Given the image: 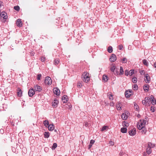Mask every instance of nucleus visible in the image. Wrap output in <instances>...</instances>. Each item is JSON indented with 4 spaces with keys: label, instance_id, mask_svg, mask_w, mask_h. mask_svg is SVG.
Wrapping results in <instances>:
<instances>
[{
    "label": "nucleus",
    "instance_id": "21",
    "mask_svg": "<svg viewBox=\"0 0 156 156\" xmlns=\"http://www.w3.org/2000/svg\"><path fill=\"white\" fill-rule=\"evenodd\" d=\"M155 147V145L154 144H153L151 142H148V146L147 147H149V148H154Z\"/></svg>",
    "mask_w": 156,
    "mask_h": 156
},
{
    "label": "nucleus",
    "instance_id": "41",
    "mask_svg": "<svg viewBox=\"0 0 156 156\" xmlns=\"http://www.w3.org/2000/svg\"><path fill=\"white\" fill-rule=\"evenodd\" d=\"M115 69V66H113L110 68V70L112 72H114Z\"/></svg>",
    "mask_w": 156,
    "mask_h": 156
},
{
    "label": "nucleus",
    "instance_id": "50",
    "mask_svg": "<svg viewBox=\"0 0 156 156\" xmlns=\"http://www.w3.org/2000/svg\"><path fill=\"white\" fill-rule=\"evenodd\" d=\"M118 47H119V48L120 50H122V49L123 48V46L122 45V44L119 45Z\"/></svg>",
    "mask_w": 156,
    "mask_h": 156
},
{
    "label": "nucleus",
    "instance_id": "12",
    "mask_svg": "<svg viewBox=\"0 0 156 156\" xmlns=\"http://www.w3.org/2000/svg\"><path fill=\"white\" fill-rule=\"evenodd\" d=\"M16 24L17 26L19 27H21L22 26V23L20 19H18L17 20Z\"/></svg>",
    "mask_w": 156,
    "mask_h": 156
},
{
    "label": "nucleus",
    "instance_id": "15",
    "mask_svg": "<svg viewBox=\"0 0 156 156\" xmlns=\"http://www.w3.org/2000/svg\"><path fill=\"white\" fill-rule=\"evenodd\" d=\"M149 85L148 84L144 85L143 87L144 90L146 92H148L149 90Z\"/></svg>",
    "mask_w": 156,
    "mask_h": 156
},
{
    "label": "nucleus",
    "instance_id": "58",
    "mask_svg": "<svg viewBox=\"0 0 156 156\" xmlns=\"http://www.w3.org/2000/svg\"><path fill=\"white\" fill-rule=\"evenodd\" d=\"M88 123L87 122H86L85 123V126L86 127H87L88 126Z\"/></svg>",
    "mask_w": 156,
    "mask_h": 156
},
{
    "label": "nucleus",
    "instance_id": "11",
    "mask_svg": "<svg viewBox=\"0 0 156 156\" xmlns=\"http://www.w3.org/2000/svg\"><path fill=\"white\" fill-rule=\"evenodd\" d=\"M136 129H133L132 130L129 131V133L130 136H134L136 133Z\"/></svg>",
    "mask_w": 156,
    "mask_h": 156
},
{
    "label": "nucleus",
    "instance_id": "33",
    "mask_svg": "<svg viewBox=\"0 0 156 156\" xmlns=\"http://www.w3.org/2000/svg\"><path fill=\"white\" fill-rule=\"evenodd\" d=\"M57 145L56 143H54L53 144V146H52L51 148L52 150H55V148L57 147Z\"/></svg>",
    "mask_w": 156,
    "mask_h": 156
},
{
    "label": "nucleus",
    "instance_id": "43",
    "mask_svg": "<svg viewBox=\"0 0 156 156\" xmlns=\"http://www.w3.org/2000/svg\"><path fill=\"white\" fill-rule=\"evenodd\" d=\"M41 74H39L37 75V80H40L41 77Z\"/></svg>",
    "mask_w": 156,
    "mask_h": 156
},
{
    "label": "nucleus",
    "instance_id": "60",
    "mask_svg": "<svg viewBox=\"0 0 156 156\" xmlns=\"http://www.w3.org/2000/svg\"><path fill=\"white\" fill-rule=\"evenodd\" d=\"M122 156H128V155L126 154H123Z\"/></svg>",
    "mask_w": 156,
    "mask_h": 156
},
{
    "label": "nucleus",
    "instance_id": "54",
    "mask_svg": "<svg viewBox=\"0 0 156 156\" xmlns=\"http://www.w3.org/2000/svg\"><path fill=\"white\" fill-rule=\"evenodd\" d=\"M130 75H133L134 73V70H131L130 71Z\"/></svg>",
    "mask_w": 156,
    "mask_h": 156
},
{
    "label": "nucleus",
    "instance_id": "53",
    "mask_svg": "<svg viewBox=\"0 0 156 156\" xmlns=\"http://www.w3.org/2000/svg\"><path fill=\"white\" fill-rule=\"evenodd\" d=\"M94 142L95 141L94 140H92L90 141V144H91L92 145L93 144H94Z\"/></svg>",
    "mask_w": 156,
    "mask_h": 156
},
{
    "label": "nucleus",
    "instance_id": "16",
    "mask_svg": "<svg viewBox=\"0 0 156 156\" xmlns=\"http://www.w3.org/2000/svg\"><path fill=\"white\" fill-rule=\"evenodd\" d=\"M62 100L63 103H66L67 101V97L66 96L64 95L62 98Z\"/></svg>",
    "mask_w": 156,
    "mask_h": 156
},
{
    "label": "nucleus",
    "instance_id": "27",
    "mask_svg": "<svg viewBox=\"0 0 156 156\" xmlns=\"http://www.w3.org/2000/svg\"><path fill=\"white\" fill-rule=\"evenodd\" d=\"M151 99V103L152 104H156V103H154V97L153 95H151L150 98H149Z\"/></svg>",
    "mask_w": 156,
    "mask_h": 156
},
{
    "label": "nucleus",
    "instance_id": "36",
    "mask_svg": "<svg viewBox=\"0 0 156 156\" xmlns=\"http://www.w3.org/2000/svg\"><path fill=\"white\" fill-rule=\"evenodd\" d=\"M108 128V127L107 126H104L102 127V129H101V131H105Z\"/></svg>",
    "mask_w": 156,
    "mask_h": 156
},
{
    "label": "nucleus",
    "instance_id": "17",
    "mask_svg": "<svg viewBox=\"0 0 156 156\" xmlns=\"http://www.w3.org/2000/svg\"><path fill=\"white\" fill-rule=\"evenodd\" d=\"M60 62L59 60L58 59H55L54 61V64L56 66H57L58 65L59 63Z\"/></svg>",
    "mask_w": 156,
    "mask_h": 156
},
{
    "label": "nucleus",
    "instance_id": "2",
    "mask_svg": "<svg viewBox=\"0 0 156 156\" xmlns=\"http://www.w3.org/2000/svg\"><path fill=\"white\" fill-rule=\"evenodd\" d=\"M44 83L46 85H51L52 83V80L51 77L48 76L46 77Z\"/></svg>",
    "mask_w": 156,
    "mask_h": 156
},
{
    "label": "nucleus",
    "instance_id": "1",
    "mask_svg": "<svg viewBox=\"0 0 156 156\" xmlns=\"http://www.w3.org/2000/svg\"><path fill=\"white\" fill-rule=\"evenodd\" d=\"M82 78L83 81L86 83H87L90 80V77L89 73L87 72H85L83 73L82 76Z\"/></svg>",
    "mask_w": 156,
    "mask_h": 156
},
{
    "label": "nucleus",
    "instance_id": "6",
    "mask_svg": "<svg viewBox=\"0 0 156 156\" xmlns=\"http://www.w3.org/2000/svg\"><path fill=\"white\" fill-rule=\"evenodd\" d=\"M0 16L5 20H6L7 18V14L4 12H0Z\"/></svg>",
    "mask_w": 156,
    "mask_h": 156
},
{
    "label": "nucleus",
    "instance_id": "20",
    "mask_svg": "<svg viewBox=\"0 0 156 156\" xmlns=\"http://www.w3.org/2000/svg\"><path fill=\"white\" fill-rule=\"evenodd\" d=\"M119 103L116 105V107L118 110H121L122 104L119 102Z\"/></svg>",
    "mask_w": 156,
    "mask_h": 156
},
{
    "label": "nucleus",
    "instance_id": "55",
    "mask_svg": "<svg viewBox=\"0 0 156 156\" xmlns=\"http://www.w3.org/2000/svg\"><path fill=\"white\" fill-rule=\"evenodd\" d=\"M144 73V70H141L140 71V73L141 75L143 74V73Z\"/></svg>",
    "mask_w": 156,
    "mask_h": 156
},
{
    "label": "nucleus",
    "instance_id": "31",
    "mask_svg": "<svg viewBox=\"0 0 156 156\" xmlns=\"http://www.w3.org/2000/svg\"><path fill=\"white\" fill-rule=\"evenodd\" d=\"M124 71L122 67V66L120 67V72L119 75H121L123 74Z\"/></svg>",
    "mask_w": 156,
    "mask_h": 156
},
{
    "label": "nucleus",
    "instance_id": "46",
    "mask_svg": "<svg viewBox=\"0 0 156 156\" xmlns=\"http://www.w3.org/2000/svg\"><path fill=\"white\" fill-rule=\"evenodd\" d=\"M142 102V104L144 105H148V104L147 103V102H146V101L145 100H143Z\"/></svg>",
    "mask_w": 156,
    "mask_h": 156
},
{
    "label": "nucleus",
    "instance_id": "26",
    "mask_svg": "<svg viewBox=\"0 0 156 156\" xmlns=\"http://www.w3.org/2000/svg\"><path fill=\"white\" fill-rule=\"evenodd\" d=\"M43 124L44 126L46 127H48L49 125V122L48 120H45L43 122Z\"/></svg>",
    "mask_w": 156,
    "mask_h": 156
},
{
    "label": "nucleus",
    "instance_id": "52",
    "mask_svg": "<svg viewBox=\"0 0 156 156\" xmlns=\"http://www.w3.org/2000/svg\"><path fill=\"white\" fill-rule=\"evenodd\" d=\"M45 58L44 57H42L41 58V61L44 62V61Z\"/></svg>",
    "mask_w": 156,
    "mask_h": 156
},
{
    "label": "nucleus",
    "instance_id": "30",
    "mask_svg": "<svg viewBox=\"0 0 156 156\" xmlns=\"http://www.w3.org/2000/svg\"><path fill=\"white\" fill-rule=\"evenodd\" d=\"M142 62L144 65L146 66H148V62L147 61L146 59H143L142 61Z\"/></svg>",
    "mask_w": 156,
    "mask_h": 156
},
{
    "label": "nucleus",
    "instance_id": "42",
    "mask_svg": "<svg viewBox=\"0 0 156 156\" xmlns=\"http://www.w3.org/2000/svg\"><path fill=\"white\" fill-rule=\"evenodd\" d=\"M134 108L137 111L139 109V106L136 104H134Z\"/></svg>",
    "mask_w": 156,
    "mask_h": 156
},
{
    "label": "nucleus",
    "instance_id": "19",
    "mask_svg": "<svg viewBox=\"0 0 156 156\" xmlns=\"http://www.w3.org/2000/svg\"><path fill=\"white\" fill-rule=\"evenodd\" d=\"M152 152V150L151 148L148 147L146 149V152L148 154H150Z\"/></svg>",
    "mask_w": 156,
    "mask_h": 156
},
{
    "label": "nucleus",
    "instance_id": "23",
    "mask_svg": "<svg viewBox=\"0 0 156 156\" xmlns=\"http://www.w3.org/2000/svg\"><path fill=\"white\" fill-rule=\"evenodd\" d=\"M103 80L104 82H106L108 80V77L106 75H104L103 76Z\"/></svg>",
    "mask_w": 156,
    "mask_h": 156
},
{
    "label": "nucleus",
    "instance_id": "3",
    "mask_svg": "<svg viewBox=\"0 0 156 156\" xmlns=\"http://www.w3.org/2000/svg\"><path fill=\"white\" fill-rule=\"evenodd\" d=\"M33 89L35 91H37L39 92H41L42 90L41 87L37 84H36L34 85Z\"/></svg>",
    "mask_w": 156,
    "mask_h": 156
},
{
    "label": "nucleus",
    "instance_id": "44",
    "mask_svg": "<svg viewBox=\"0 0 156 156\" xmlns=\"http://www.w3.org/2000/svg\"><path fill=\"white\" fill-rule=\"evenodd\" d=\"M82 86V85L80 82H78L77 83V87H81Z\"/></svg>",
    "mask_w": 156,
    "mask_h": 156
},
{
    "label": "nucleus",
    "instance_id": "29",
    "mask_svg": "<svg viewBox=\"0 0 156 156\" xmlns=\"http://www.w3.org/2000/svg\"><path fill=\"white\" fill-rule=\"evenodd\" d=\"M107 94L108 98H109V99L110 100H113L112 95L111 94V93H108Z\"/></svg>",
    "mask_w": 156,
    "mask_h": 156
},
{
    "label": "nucleus",
    "instance_id": "48",
    "mask_svg": "<svg viewBox=\"0 0 156 156\" xmlns=\"http://www.w3.org/2000/svg\"><path fill=\"white\" fill-rule=\"evenodd\" d=\"M142 122L144 124V125L145 126L147 122V121L146 120H142Z\"/></svg>",
    "mask_w": 156,
    "mask_h": 156
},
{
    "label": "nucleus",
    "instance_id": "22",
    "mask_svg": "<svg viewBox=\"0 0 156 156\" xmlns=\"http://www.w3.org/2000/svg\"><path fill=\"white\" fill-rule=\"evenodd\" d=\"M122 118L124 120H126L127 118V116L126 114L123 113L121 115Z\"/></svg>",
    "mask_w": 156,
    "mask_h": 156
},
{
    "label": "nucleus",
    "instance_id": "56",
    "mask_svg": "<svg viewBox=\"0 0 156 156\" xmlns=\"http://www.w3.org/2000/svg\"><path fill=\"white\" fill-rule=\"evenodd\" d=\"M92 146V145L91 144H89L88 147V149H90Z\"/></svg>",
    "mask_w": 156,
    "mask_h": 156
},
{
    "label": "nucleus",
    "instance_id": "8",
    "mask_svg": "<svg viewBox=\"0 0 156 156\" xmlns=\"http://www.w3.org/2000/svg\"><path fill=\"white\" fill-rule=\"evenodd\" d=\"M144 76L146 78L145 79L146 82L147 83H149L150 81V78L148 74H145Z\"/></svg>",
    "mask_w": 156,
    "mask_h": 156
},
{
    "label": "nucleus",
    "instance_id": "10",
    "mask_svg": "<svg viewBox=\"0 0 156 156\" xmlns=\"http://www.w3.org/2000/svg\"><path fill=\"white\" fill-rule=\"evenodd\" d=\"M116 59V55L114 54H112L111 56L110 60L111 62H114Z\"/></svg>",
    "mask_w": 156,
    "mask_h": 156
},
{
    "label": "nucleus",
    "instance_id": "63",
    "mask_svg": "<svg viewBox=\"0 0 156 156\" xmlns=\"http://www.w3.org/2000/svg\"><path fill=\"white\" fill-rule=\"evenodd\" d=\"M116 72L117 73V75H118L119 74V71H118L117 70L116 71Z\"/></svg>",
    "mask_w": 156,
    "mask_h": 156
},
{
    "label": "nucleus",
    "instance_id": "34",
    "mask_svg": "<svg viewBox=\"0 0 156 156\" xmlns=\"http://www.w3.org/2000/svg\"><path fill=\"white\" fill-rule=\"evenodd\" d=\"M122 62L123 63H126L127 62V59L126 58H123L121 59Z\"/></svg>",
    "mask_w": 156,
    "mask_h": 156
},
{
    "label": "nucleus",
    "instance_id": "37",
    "mask_svg": "<svg viewBox=\"0 0 156 156\" xmlns=\"http://www.w3.org/2000/svg\"><path fill=\"white\" fill-rule=\"evenodd\" d=\"M14 9L17 11H19L20 9V7L17 5L14 7Z\"/></svg>",
    "mask_w": 156,
    "mask_h": 156
},
{
    "label": "nucleus",
    "instance_id": "24",
    "mask_svg": "<svg viewBox=\"0 0 156 156\" xmlns=\"http://www.w3.org/2000/svg\"><path fill=\"white\" fill-rule=\"evenodd\" d=\"M50 136V133L48 132H45L44 133V137L45 138H48Z\"/></svg>",
    "mask_w": 156,
    "mask_h": 156
},
{
    "label": "nucleus",
    "instance_id": "49",
    "mask_svg": "<svg viewBox=\"0 0 156 156\" xmlns=\"http://www.w3.org/2000/svg\"><path fill=\"white\" fill-rule=\"evenodd\" d=\"M114 142L112 141H110L109 142V144H110L111 145H114Z\"/></svg>",
    "mask_w": 156,
    "mask_h": 156
},
{
    "label": "nucleus",
    "instance_id": "5",
    "mask_svg": "<svg viewBox=\"0 0 156 156\" xmlns=\"http://www.w3.org/2000/svg\"><path fill=\"white\" fill-rule=\"evenodd\" d=\"M35 94V91L33 88H31L28 92V94L30 97H32Z\"/></svg>",
    "mask_w": 156,
    "mask_h": 156
},
{
    "label": "nucleus",
    "instance_id": "18",
    "mask_svg": "<svg viewBox=\"0 0 156 156\" xmlns=\"http://www.w3.org/2000/svg\"><path fill=\"white\" fill-rule=\"evenodd\" d=\"M145 100L147 102V103L148 104V105H149V104L150 102H151V99L149 97H146L144 98Z\"/></svg>",
    "mask_w": 156,
    "mask_h": 156
},
{
    "label": "nucleus",
    "instance_id": "45",
    "mask_svg": "<svg viewBox=\"0 0 156 156\" xmlns=\"http://www.w3.org/2000/svg\"><path fill=\"white\" fill-rule=\"evenodd\" d=\"M101 103L102 105H106L108 104V103H107L106 101L105 100L104 101V102H102V101L101 102Z\"/></svg>",
    "mask_w": 156,
    "mask_h": 156
},
{
    "label": "nucleus",
    "instance_id": "64",
    "mask_svg": "<svg viewBox=\"0 0 156 156\" xmlns=\"http://www.w3.org/2000/svg\"><path fill=\"white\" fill-rule=\"evenodd\" d=\"M123 154V153H122H122H120V156H122V155Z\"/></svg>",
    "mask_w": 156,
    "mask_h": 156
},
{
    "label": "nucleus",
    "instance_id": "32",
    "mask_svg": "<svg viewBox=\"0 0 156 156\" xmlns=\"http://www.w3.org/2000/svg\"><path fill=\"white\" fill-rule=\"evenodd\" d=\"M113 51L112 48V46H109L108 49V52L111 53Z\"/></svg>",
    "mask_w": 156,
    "mask_h": 156
},
{
    "label": "nucleus",
    "instance_id": "38",
    "mask_svg": "<svg viewBox=\"0 0 156 156\" xmlns=\"http://www.w3.org/2000/svg\"><path fill=\"white\" fill-rule=\"evenodd\" d=\"M133 88L134 90H137L138 89V86L136 84H134L133 86Z\"/></svg>",
    "mask_w": 156,
    "mask_h": 156
},
{
    "label": "nucleus",
    "instance_id": "28",
    "mask_svg": "<svg viewBox=\"0 0 156 156\" xmlns=\"http://www.w3.org/2000/svg\"><path fill=\"white\" fill-rule=\"evenodd\" d=\"M121 131L123 133H126L127 132V129L125 127L122 128L121 129Z\"/></svg>",
    "mask_w": 156,
    "mask_h": 156
},
{
    "label": "nucleus",
    "instance_id": "25",
    "mask_svg": "<svg viewBox=\"0 0 156 156\" xmlns=\"http://www.w3.org/2000/svg\"><path fill=\"white\" fill-rule=\"evenodd\" d=\"M141 130V132L142 133V134H146L147 131L145 127H144Z\"/></svg>",
    "mask_w": 156,
    "mask_h": 156
},
{
    "label": "nucleus",
    "instance_id": "9",
    "mask_svg": "<svg viewBox=\"0 0 156 156\" xmlns=\"http://www.w3.org/2000/svg\"><path fill=\"white\" fill-rule=\"evenodd\" d=\"M17 91L18 96L20 97H21L22 96V91L21 89L20 88H18L17 89Z\"/></svg>",
    "mask_w": 156,
    "mask_h": 156
},
{
    "label": "nucleus",
    "instance_id": "59",
    "mask_svg": "<svg viewBox=\"0 0 156 156\" xmlns=\"http://www.w3.org/2000/svg\"><path fill=\"white\" fill-rule=\"evenodd\" d=\"M34 53L33 52H32L30 53V55L31 56H34Z\"/></svg>",
    "mask_w": 156,
    "mask_h": 156
},
{
    "label": "nucleus",
    "instance_id": "14",
    "mask_svg": "<svg viewBox=\"0 0 156 156\" xmlns=\"http://www.w3.org/2000/svg\"><path fill=\"white\" fill-rule=\"evenodd\" d=\"M48 130L49 131H52L55 128L54 125L52 124H50L48 126Z\"/></svg>",
    "mask_w": 156,
    "mask_h": 156
},
{
    "label": "nucleus",
    "instance_id": "51",
    "mask_svg": "<svg viewBox=\"0 0 156 156\" xmlns=\"http://www.w3.org/2000/svg\"><path fill=\"white\" fill-rule=\"evenodd\" d=\"M114 103L113 101H111L110 103V105L111 106H114Z\"/></svg>",
    "mask_w": 156,
    "mask_h": 156
},
{
    "label": "nucleus",
    "instance_id": "62",
    "mask_svg": "<svg viewBox=\"0 0 156 156\" xmlns=\"http://www.w3.org/2000/svg\"><path fill=\"white\" fill-rule=\"evenodd\" d=\"M154 103H156V104H152L153 105H156V100H155L154 99Z\"/></svg>",
    "mask_w": 156,
    "mask_h": 156
},
{
    "label": "nucleus",
    "instance_id": "35",
    "mask_svg": "<svg viewBox=\"0 0 156 156\" xmlns=\"http://www.w3.org/2000/svg\"><path fill=\"white\" fill-rule=\"evenodd\" d=\"M131 94L128 93V91H127L125 92V96L126 97L129 98L130 97Z\"/></svg>",
    "mask_w": 156,
    "mask_h": 156
},
{
    "label": "nucleus",
    "instance_id": "61",
    "mask_svg": "<svg viewBox=\"0 0 156 156\" xmlns=\"http://www.w3.org/2000/svg\"><path fill=\"white\" fill-rule=\"evenodd\" d=\"M154 67L155 68H156V62H155V63H154Z\"/></svg>",
    "mask_w": 156,
    "mask_h": 156
},
{
    "label": "nucleus",
    "instance_id": "4",
    "mask_svg": "<svg viewBox=\"0 0 156 156\" xmlns=\"http://www.w3.org/2000/svg\"><path fill=\"white\" fill-rule=\"evenodd\" d=\"M137 127L140 130L144 127H145V126L142 122V120L140 119V122L137 124Z\"/></svg>",
    "mask_w": 156,
    "mask_h": 156
},
{
    "label": "nucleus",
    "instance_id": "7",
    "mask_svg": "<svg viewBox=\"0 0 156 156\" xmlns=\"http://www.w3.org/2000/svg\"><path fill=\"white\" fill-rule=\"evenodd\" d=\"M53 92L54 94L57 95H59L60 94V91L57 88H54L53 89Z\"/></svg>",
    "mask_w": 156,
    "mask_h": 156
},
{
    "label": "nucleus",
    "instance_id": "40",
    "mask_svg": "<svg viewBox=\"0 0 156 156\" xmlns=\"http://www.w3.org/2000/svg\"><path fill=\"white\" fill-rule=\"evenodd\" d=\"M155 107L153 106H151V107L150 110L153 112H154L155 111Z\"/></svg>",
    "mask_w": 156,
    "mask_h": 156
},
{
    "label": "nucleus",
    "instance_id": "39",
    "mask_svg": "<svg viewBox=\"0 0 156 156\" xmlns=\"http://www.w3.org/2000/svg\"><path fill=\"white\" fill-rule=\"evenodd\" d=\"M132 81L134 83H136L137 82V79L136 77H134L132 78Z\"/></svg>",
    "mask_w": 156,
    "mask_h": 156
},
{
    "label": "nucleus",
    "instance_id": "13",
    "mask_svg": "<svg viewBox=\"0 0 156 156\" xmlns=\"http://www.w3.org/2000/svg\"><path fill=\"white\" fill-rule=\"evenodd\" d=\"M58 103V101L56 99H55L52 102V105L54 107H57Z\"/></svg>",
    "mask_w": 156,
    "mask_h": 156
},
{
    "label": "nucleus",
    "instance_id": "47",
    "mask_svg": "<svg viewBox=\"0 0 156 156\" xmlns=\"http://www.w3.org/2000/svg\"><path fill=\"white\" fill-rule=\"evenodd\" d=\"M129 74V73L128 70L126 69L125 71V75L128 76Z\"/></svg>",
    "mask_w": 156,
    "mask_h": 156
},
{
    "label": "nucleus",
    "instance_id": "57",
    "mask_svg": "<svg viewBox=\"0 0 156 156\" xmlns=\"http://www.w3.org/2000/svg\"><path fill=\"white\" fill-rule=\"evenodd\" d=\"M147 152H143V155L144 156H146L147 155Z\"/></svg>",
    "mask_w": 156,
    "mask_h": 156
}]
</instances>
